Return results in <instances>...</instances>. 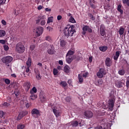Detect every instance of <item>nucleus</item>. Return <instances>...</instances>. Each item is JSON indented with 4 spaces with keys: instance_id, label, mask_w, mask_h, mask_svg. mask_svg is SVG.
<instances>
[{
    "instance_id": "53",
    "label": "nucleus",
    "mask_w": 129,
    "mask_h": 129,
    "mask_svg": "<svg viewBox=\"0 0 129 129\" xmlns=\"http://www.w3.org/2000/svg\"><path fill=\"white\" fill-rule=\"evenodd\" d=\"M30 53H32V55H34V56H37V51L35 50L31 51Z\"/></svg>"
},
{
    "instance_id": "9",
    "label": "nucleus",
    "mask_w": 129,
    "mask_h": 129,
    "mask_svg": "<svg viewBox=\"0 0 129 129\" xmlns=\"http://www.w3.org/2000/svg\"><path fill=\"white\" fill-rule=\"evenodd\" d=\"M43 32H44V28L43 27L41 26L37 27L36 32V37H40L43 34Z\"/></svg>"
},
{
    "instance_id": "52",
    "label": "nucleus",
    "mask_w": 129,
    "mask_h": 129,
    "mask_svg": "<svg viewBox=\"0 0 129 129\" xmlns=\"http://www.w3.org/2000/svg\"><path fill=\"white\" fill-rule=\"evenodd\" d=\"M71 100V98H70V97H67L66 98V101H67V102H70Z\"/></svg>"
},
{
    "instance_id": "35",
    "label": "nucleus",
    "mask_w": 129,
    "mask_h": 129,
    "mask_svg": "<svg viewBox=\"0 0 129 129\" xmlns=\"http://www.w3.org/2000/svg\"><path fill=\"white\" fill-rule=\"evenodd\" d=\"M23 117H24V116L23 115V114H22V112H20L17 117V120H21V119H22V118H23Z\"/></svg>"
},
{
    "instance_id": "54",
    "label": "nucleus",
    "mask_w": 129,
    "mask_h": 129,
    "mask_svg": "<svg viewBox=\"0 0 129 129\" xmlns=\"http://www.w3.org/2000/svg\"><path fill=\"white\" fill-rule=\"evenodd\" d=\"M5 113L3 111H0V117H4Z\"/></svg>"
},
{
    "instance_id": "29",
    "label": "nucleus",
    "mask_w": 129,
    "mask_h": 129,
    "mask_svg": "<svg viewBox=\"0 0 129 129\" xmlns=\"http://www.w3.org/2000/svg\"><path fill=\"white\" fill-rule=\"evenodd\" d=\"M71 123L73 126H77L78 125V122L76 120L72 121Z\"/></svg>"
},
{
    "instance_id": "25",
    "label": "nucleus",
    "mask_w": 129,
    "mask_h": 129,
    "mask_svg": "<svg viewBox=\"0 0 129 129\" xmlns=\"http://www.w3.org/2000/svg\"><path fill=\"white\" fill-rule=\"evenodd\" d=\"M35 48H36V45L35 44L31 45L29 48V53H31V52H33V51L35 50Z\"/></svg>"
},
{
    "instance_id": "3",
    "label": "nucleus",
    "mask_w": 129,
    "mask_h": 129,
    "mask_svg": "<svg viewBox=\"0 0 129 129\" xmlns=\"http://www.w3.org/2000/svg\"><path fill=\"white\" fill-rule=\"evenodd\" d=\"M115 102V99H114V97H112L111 99H109L108 107L110 111H112V110H113V107H114Z\"/></svg>"
},
{
    "instance_id": "41",
    "label": "nucleus",
    "mask_w": 129,
    "mask_h": 129,
    "mask_svg": "<svg viewBox=\"0 0 129 129\" xmlns=\"http://www.w3.org/2000/svg\"><path fill=\"white\" fill-rule=\"evenodd\" d=\"M122 3L124 5H126L127 7H129V0H122Z\"/></svg>"
},
{
    "instance_id": "37",
    "label": "nucleus",
    "mask_w": 129,
    "mask_h": 129,
    "mask_svg": "<svg viewBox=\"0 0 129 129\" xmlns=\"http://www.w3.org/2000/svg\"><path fill=\"white\" fill-rule=\"evenodd\" d=\"M102 84H103V82H102V81H101V80H99L97 81L96 85H97V86H100V85H102Z\"/></svg>"
},
{
    "instance_id": "1",
    "label": "nucleus",
    "mask_w": 129,
    "mask_h": 129,
    "mask_svg": "<svg viewBox=\"0 0 129 129\" xmlns=\"http://www.w3.org/2000/svg\"><path fill=\"white\" fill-rule=\"evenodd\" d=\"M74 33H76V30H75V28L73 25L70 26L69 27H66L63 30V34L67 38L72 37L74 35Z\"/></svg>"
},
{
    "instance_id": "12",
    "label": "nucleus",
    "mask_w": 129,
    "mask_h": 129,
    "mask_svg": "<svg viewBox=\"0 0 129 129\" xmlns=\"http://www.w3.org/2000/svg\"><path fill=\"white\" fill-rule=\"evenodd\" d=\"M52 111L54 115H55L56 117H59V116H60V115H61V114L62 113V112L60 110L55 108L52 109Z\"/></svg>"
},
{
    "instance_id": "59",
    "label": "nucleus",
    "mask_w": 129,
    "mask_h": 129,
    "mask_svg": "<svg viewBox=\"0 0 129 129\" xmlns=\"http://www.w3.org/2000/svg\"><path fill=\"white\" fill-rule=\"evenodd\" d=\"M61 19H62V16H61V15L57 16V21H60V20H61Z\"/></svg>"
},
{
    "instance_id": "27",
    "label": "nucleus",
    "mask_w": 129,
    "mask_h": 129,
    "mask_svg": "<svg viewBox=\"0 0 129 129\" xmlns=\"http://www.w3.org/2000/svg\"><path fill=\"white\" fill-rule=\"evenodd\" d=\"M78 79H79V82L80 83H83V77L81 74H79L78 75Z\"/></svg>"
},
{
    "instance_id": "32",
    "label": "nucleus",
    "mask_w": 129,
    "mask_h": 129,
    "mask_svg": "<svg viewBox=\"0 0 129 129\" xmlns=\"http://www.w3.org/2000/svg\"><path fill=\"white\" fill-rule=\"evenodd\" d=\"M74 51H72L71 50H70L68 53H67V55H68V56H73V57H74V55H73V54H74Z\"/></svg>"
},
{
    "instance_id": "34",
    "label": "nucleus",
    "mask_w": 129,
    "mask_h": 129,
    "mask_svg": "<svg viewBox=\"0 0 129 129\" xmlns=\"http://www.w3.org/2000/svg\"><path fill=\"white\" fill-rule=\"evenodd\" d=\"M63 71L66 73H69V66H66L63 68Z\"/></svg>"
},
{
    "instance_id": "21",
    "label": "nucleus",
    "mask_w": 129,
    "mask_h": 129,
    "mask_svg": "<svg viewBox=\"0 0 129 129\" xmlns=\"http://www.w3.org/2000/svg\"><path fill=\"white\" fill-rule=\"evenodd\" d=\"M40 98L41 102H44L47 100V98H46V96H45V95H41L40 96Z\"/></svg>"
},
{
    "instance_id": "20",
    "label": "nucleus",
    "mask_w": 129,
    "mask_h": 129,
    "mask_svg": "<svg viewBox=\"0 0 129 129\" xmlns=\"http://www.w3.org/2000/svg\"><path fill=\"white\" fill-rule=\"evenodd\" d=\"M118 74L120 76H123L125 74V70L123 69H120L118 71Z\"/></svg>"
},
{
    "instance_id": "56",
    "label": "nucleus",
    "mask_w": 129,
    "mask_h": 129,
    "mask_svg": "<svg viewBox=\"0 0 129 129\" xmlns=\"http://www.w3.org/2000/svg\"><path fill=\"white\" fill-rule=\"evenodd\" d=\"M46 29L49 32H52V31H53V28L49 26L47 27Z\"/></svg>"
},
{
    "instance_id": "58",
    "label": "nucleus",
    "mask_w": 129,
    "mask_h": 129,
    "mask_svg": "<svg viewBox=\"0 0 129 129\" xmlns=\"http://www.w3.org/2000/svg\"><path fill=\"white\" fill-rule=\"evenodd\" d=\"M87 75H88V73H85L83 74L82 76L84 78H86V77H87Z\"/></svg>"
},
{
    "instance_id": "18",
    "label": "nucleus",
    "mask_w": 129,
    "mask_h": 129,
    "mask_svg": "<svg viewBox=\"0 0 129 129\" xmlns=\"http://www.w3.org/2000/svg\"><path fill=\"white\" fill-rule=\"evenodd\" d=\"M120 53H121L120 51H116L115 55L113 56L114 60H115V61H117V59H118V57H119Z\"/></svg>"
},
{
    "instance_id": "47",
    "label": "nucleus",
    "mask_w": 129,
    "mask_h": 129,
    "mask_svg": "<svg viewBox=\"0 0 129 129\" xmlns=\"http://www.w3.org/2000/svg\"><path fill=\"white\" fill-rule=\"evenodd\" d=\"M126 87H129V76L126 78Z\"/></svg>"
},
{
    "instance_id": "40",
    "label": "nucleus",
    "mask_w": 129,
    "mask_h": 129,
    "mask_svg": "<svg viewBox=\"0 0 129 129\" xmlns=\"http://www.w3.org/2000/svg\"><path fill=\"white\" fill-rule=\"evenodd\" d=\"M69 22L70 23H75V19H74V18H73V16H71L70 19H69Z\"/></svg>"
},
{
    "instance_id": "57",
    "label": "nucleus",
    "mask_w": 129,
    "mask_h": 129,
    "mask_svg": "<svg viewBox=\"0 0 129 129\" xmlns=\"http://www.w3.org/2000/svg\"><path fill=\"white\" fill-rule=\"evenodd\" d=\"M31 67H27L26 68V73H29V72H30V68Z\"/></svg>"
},
{
    "instance_id": "4",
    "label": "nucleus",
    "mask_w": 129,
    "mask_h": 129,
    "mask_svg": "<svg viewBox=\"0 0 129 129\" xmlns=\"http://www.w3.org/2000/svg\"><path fill=\"white\" fill-rule=\"evenodd\" d=\"M32 116L34 117V118H38L39 116H41V113L40 110L36 108H34L31 111Z\"/></svg>"
},
{
    "instance_id": "7",
    "label": "nucleus",
    "mask_w": 129,
    "mask_h": 129,
    "mask_svg": "<svg viewBox=\"0 0 129 129\" xmlns=\"http://www.w3.org/2000/svg\"><path fill=\"white\" fill-rule=\"evenodd\" d=\"M1 60L3 63H6V64H9L12 62L13 60V57L11 56H7L2 58Z\"/></svg>"
},
{
    "instance_id": "51",
    "label": "nucleus",
    "mask_w": 129,
    "mask_h": 129,
    "mask_svg": "<svg viewBox=\"0 0 129 129\" xmlns=\"http://www.w3.org/2000/svg\"><path fill=\"white\" fill-rule=\"evenodd\" d=\"M3 106H4L5 107H8V106H10V104L7 102H5L3 104Z\"/></svg>"
},
{
    "instance_id": "38",
    "label": "nucleus",
    "mask_w": 129,
    "mask_h": 129,
    "mask_svg": "<svg viewBox=\"0 0 129 129\" xmlns=\"http://www.w3.org/2000/svg\"><path fill=\"white\" fill-rule=\"evenodd\" d=\"M60 85H62V87H66L67 86V83L65 81H61L60 82Z\"/></svg>"
},
{
    "instance_id": "36",
    "label": "nucleus",
    "mask_w": 129,
    "mask_h": 129,
    "mask_svg": "<svg viewBox=\"0 0 129 129\" xmlns=\"http://www.w3.org/2000/svg\"><path fill=\"white\" fill-rule=\"evenodd\" d=\"M25 124H19L17 125L18 129H24L25 127Z\"/></svg>"
},
{
    "instance_id": "63",
    "label": "nucleus",
    "mask_w": 129,
    "mask_h": 129,
    "mask_svg": "<svg viewBox=\"0 0 129 129\" xmlns=\"http://www.w3.org/2000/svg\"><path fill=\"white\" fill-rule=\"evenodd\" d=\"M89 61L90 63H91V62H92V56H90L89 57Z\"/></svg>"
},
{
    "instance_id": "10",
    "label": "nucleus",
    "mask_w": 129,
    "mask_h": 129,
    "mask_svg": "<svg viewBox=\"0 0 129 129\" xmlns=\"http://www.w3.org/2000/svg\"><path fill=\"white\" fill-rule=\"evenodd\" d=\"M89 4L90 6V7L94 10H95L97 8V5H96V1L95 0H88Z\"/></svg>"
},
{
    "instance_id": "15",
    "label": "nucleus",
    "mask_w": 129,
    "mask_h": 129,
    "mask_svg": "<svg viewBox=\"0 0 129 129\" xmlns=\"http://www.w3.org/2000/svg\"><path fill=\"white\" fill-rule=\"evenodd\" d=\"M52 45L51 44H47L48 48H49L47 50V53L48 54H49L50 55H53V54H54V50L53 49H52Z\"/></svg>"
},
{
    "instance_id": "33",
    "label": "nucleus",
    "mask_w": 129,
    "mask_h": 129,
    "mask_svg": "<svg viewBox=\"0 0 129 129\" xmlns=\"http://www.w3.org/2000/svg\"><path fill=\"white\" fill-rule=\"evenodd\" d=\"M37 96L36 94H31L30 99H31V100H35L36 98H37Z\"/></svg>"
},
{
    "instance_id": "44",
    "label": "nucleus",
    "mask_w": 129,
    "mask_h": 129,
    "mask_svg": "<svg viewBox=\"0 0 129 129\" xmlns=\"http://www.w3.org/2000/svg\"><path fill=\"white\" fill-rule=\"evenodd\" d=\"M21 112L23 115V117L25 116V115H27L29 113V112H28V111H23Z\"/></svg>"
},
{
    "instance_id": "19",
    "label": "nucleus",
    "mask_w": 129,
    "mask_h": 129,
    "mask_svg": "<svg viewBox=\"0 0 129 129\" xmlns=\"http://www.w3.org/2000/svg\"><path fill=\"white\" fill-rule=\"evenodd\" d=\"M99 49L100 51H101V52H105L106 51V50H107L108 47H107V46L104 45L102 46H100L99 47Z\"/></svg>"
},
{
    "instance_id": "62",
    "label": "nucleus",
    "mask_w": 129,
    "mask_h": 129,
    "mask_svg": "<svg viewBox=\"0 0 129 129\" xmlns=\"http://www.w3.org/2000/svg\"><path fill=\"white\" fill-rule=\"evenodd\" d=\"M26 108H29V107H30V106H31V104H30V103H27L26 105H25Z\"/></svg>"
},
{
    "instance_id": "8",
    "label": "nucleus",
    "mask_w": 129,
    "mask_h": 129,
    "mask_svg": "<svg viewBox=\"0 0 129 129\" xmlns=\"http://www.w3.org/2000/svg\"><path fill=\"white\" fill-rule=\"evenodd\" d=\"M86 32H88V33H92V29L87 25H84L83 27L82 35H85L86 34Z\"/></svg>"
},
{
    "instance_id": "50",
    "label": "nucleus",
    "mask_w": 129,
    "mask_h": 129,
    "mask_svg": "<svg viewBox=\"0 0 129 129\" xmlns=\"http://www.w3.org/2000/svg\"><path fill=\"white\" fill-rule=\"evenodd\" d=\"M4 49L5 50V51H8L9 49V46H8L7 45H4Z\"/></svg>"
},
{
    "instance_id": "46",
    "label": "nucleus",
    "mask_w": 129,
    "mask_h": 129,
    "mask_svg": "<svg viewBox=\"0 0 129 129\" xmlns=\"http://www.w3.org/2000/svg\"><path fill=\"white\" fill-rule=\"evenodd\" d=\"M53 75L56 76L57 74H58V70L56 69H53Z\"/></svg>"
},
{
    "instance_id": "5",
    "label": "nucleus",
    "mask_w": 129,
    "mask_h": 129,
    "mask_svg": "<svg viewBox=\"0 0 129 129\" xmlns=\"http://www.w3.org/2000/svg\"><path fill=\"white\" fill-rule=\"evenodd\" d=\"M106 75V71L103 68H100L99 71L97 73V76L98 78H103L104 75Z\"/></svg>"
},
{
    "instance_id": "26",
    "label": "nucleus",
    "mask_w": 129,
    "mask_h": 129,
    "mask_svg": "<svg viewBox=\"0 0 129 129\" xmlns=\"http://www.w3.org/2000/svg\"><path fill=\"white\" fill-rule=\"evenodd\" d=\"M6 31L4 30H0V38H2V37H5L6 36Z\"/></svg>"
},
{
    "instance_id": "64",
    "label": "nucleus",
    "mask_w": 129,
    "mask_h": 129,
    "mask_svg": "<svg viewBox=\"0 0 129 129\" xmlns=\"http://www.w3.org/2000/svg\"><path fill=\"white\" fill-rule=\"evenodd\" d=\"M38 10H42V9H43V7L41 5H39L38 8H37Z\"/></svg>"
},
{
    "instance_id": "24",
    "label": "nucleus",
    "mask_w": 129,
    "mask_h": 129,
    "mask_svg": "<svg viewBox=\"0 0 129 129\" xmlns=\"http://www.w3.org/2000/svg\"><path fill=\"white\" fill-rule=\"evenodd\" d=\"M117 10L118 12H119L120 14L122 15L123 14V11L121 10V5H119L117 6Z\"/></svg>"
},
{
    "instance_id": "43",
    "label": "nucleus",
    "mask_w": 129,
    "mask_h": 129,
    "mask_svg": "<svg viewBox=\"0 0 129 129\" xmlns=\"http://www.w3.org/2000/svg\"><path fill=\"white\" fill-rule=\"evenodd\" d=\"M78 122V124L80 125V126H82L83 125V120L79 119Z\"/></svg>"
},
{
    "instance_id": "28",
    "label": "nucleus",
    "mask_w": 129,
    "mask_h": 129,
    "mask_svg": "<svg viewBox=\"0 0 129 129\" xmlns=\"http://www.w3.org/2000/svg\"><path fill=\"white\" fill-rule=\"evenodd\" d=\"M30 94H34V93H37V88L35 87H33V88L31 90Z\"/></svg>"
},
{
    "instance_id": "11",
    "label": "nucleus",
    "mask_w": 129,
    "mask_h": 129,
    "mask_svg": "<svg viewBox=\"0 0 129 129\" xmlns=\"http://www.w3.org/2000/svg\"><path fill=\"white\" fill-rule=\"evenodd\" d=\"M84 115L87 118H91L93 117V113L91 111H86L84 112Z\"/></svg>"
},
{
    "instance_id": "6",
    "label": "nucleus",
    "mask_w": 129,
    "mask_h": 129,
    "mask_svg": "<svg viewBox=\"0 0 129 129\" xmlns=\"http://www.w3.org/2000/svg\"><path fill=\"white\" fill-rule=\"evenodd\" d=\"M40 22L41 26H45L46 20H45L44 16H39L38 19L36 20V24H40Z\"/></svg>"
},
{
    "instance_id": "48",
    "label": "nucleus",
    "mask_w": 129,
    "mask_h": 129,
    "mask_svg": "<svg viewBox=\"0 0 129 129\" xmlns=\"http://www.w3.org/2000/svg\"><path fill=\"white\" fill-rule=\"evenodd\" d=\"M40 73H38L37 75H36V79H37V80H40L41 79V76H40Z\"/></svg>"
},
{
    "instance_id": "30",
    "label": "nucleus",
    "mask_w": 129,
    "mask_h": 129,
    "mask_svg": "<svg viewBox=\"0 0 129 129\" xmlns=\"http://www.w3.org/2000/svg\"><path fill=\"white\" fill-rule=\"evenodd\" d=\"M60 47H65L66 46V41L65 40H62L60 41Z\"/></svg>"
},
{
    "instance_id": "60",
    "label": "nucleus",
    "mask_w": 129,
    "mask_h": 129,
    "mask_svg": "<svg viewBox=\"0 0 129 129\" xmlns=\"http://www.w3.org/2000/svg\"><path fill=\"white\" fill-rule=\"evenodd\" d=\"M2 24L4 25V26H6L7 25V22L6 21H5V20H2Z\"/></svg>"
},
{
    "instance_id": "61",
    "label": "nucleus",
    "mask_w": 129,
    "mask_h": 129,
    "mask_svg": "<svg viewBox=\"0 0 129 129\" xmlns=\"http://www.w3.org/2000/svg\"><path fill=\"white\" fill-rule=\"evenodd\" d=\"M7 0H0V5H4Z\"/></svg>"
},
{
    "instance_id": "2",
    "label": "nucleus",
    "mask_w": 129,
    "mask_h": 129,
    "mask_svg": "<svg viewBox=\"0 0 129 129\" xmlns=\"http://www.w3.org/2000/svg\"><path fill=\"white\" fill-rule=\"evenodd\" d=\"M16 51L18 54H23L25 52V45L22 42L18 43L16 45Z\"/></svg>"
},
{
    "instance_id": "55",
    "label": "nucleus",
    "mask_w": 129,
    "mask_h": 129,
    "mask_svg": "<svg viewBox=\"0 0 129 129\" xmlns=\"http://www.w3.org/2000/svg\"><path fill=\"white\" fill-rule=\"evenodd\" d=\"M0 43L1 44H2L3 45H5L6 44V40L4 39L0 40Z\"/></svg>"
},
{
    "instance_id": "16",
    "label": "nucleus",
    "mask_w": 129,
    "mask_h": 129,
    "mask_svg": "<svg viewBox=\"0 0 129 129\" xmlns=\"http://www.w3.org/2000/svg\"><path fill=\"white\" fill-rule=\"evenodd\" d=\"M24 87L26 91H29V89L31 88V83H30V82H25Z\"/></svg>"
},
{
    "instance_id": "39",
    "label": "nucleus",
    "mask_w": 129,
    "mask_h": 129,
    "mask_svg": "<svg viewBox=\"0 0 129 129\" xmlns=\"http://www.w3.org/2000/svg\"><path fill=\"white\" fill-rule=\"evenodd\" d=\"M53 17H49L47 19V24H50V23H52L53 22Z\"/></svg>"
},
{
    "instance_id": "42",
    "label": "nucleus",
    "mask_w": 129,
    "mask_h": 129,
    "mask_svg": "<svg viewBox=\"0 0 129 129\" xmlns=\"http://www.w3.org/2000/svg\"><path fill=\"white\" fill-rule=\"evenodd\" d=\"M45 40L48 42H52V38L49 36H47L45 37Z\"/></svg>"
},
{
    "instance_id": "49",
    "label": "nucleus",
    "mask_w": 129,
    "mask_h": 129,
    "mask_svg": "<svg viewBox=\"0 0 129 129\" xmlns=\"http://www.w3.org/2000/svg\"><path fill=\"white\" fill-rule=\"evenodd\" d=\"M89 16L90 18L91 19V20H92L93 21H94V20H95V18L93 17V15L91 13H90L89 14Z\"/></svg>"
},
{
    "instance_id": "31",
    "label": "nucleus",
    "mask_w": 129,
    "mask_h": 129,
    "mask_svg": "<svg viewBox=\"0 0 129 129\" xmlns=\"http://www.w3.org/2000/svg\"><path fill=\"white\" fill-rule=\"evenodd\" d=\"M123 33H124V28L121 27L119 30V34L121 36L122 35H123Z\"/></svg>"
},
{
    "instance_id": "13",
    "label": "nucleus",
    "mask_w": 129,
    "mask_h": 129,
    "mask_svg": "<svg viewBox=\"0 0 129 129\" xmlns=\"http://www.w3.org/2000/svg\"><path fill=\"white\" fill-rule=\"evenodd\" d=\"M105 64L107 67H110L112 64V61H111V59H110L109 57H106Z\"/></svg>"
},
{
    "instance_id": "17",
    "label": "nucleus",
    "mask_w": 129,
    "mask_h": 129,
    "mask_svg": "<svg viewBox=\"0 0 129 129\" xmlns=\"http://www.w3.org/2000/svg\"><path fill=\"white\" fill-rule=\"evenodd\" d=\"M105 28L104 26L101 25L100 26V33L101 36H102V37H103V36H104V35H105Z\"/></svg>"
},
{
    "instance_id": "23",
    "label": "nucleus",
    "mask_w": 129,
    "mask_h": 129,
    "mask_svg": "<svg viewBox=\"0 0 129 129\" xmlns=\"http://www.w3.org/2000/svg\"><path fill=\"white\" fill-rule=\"evenodd\" d=\"M31 64H32V59H31V57H28V60L26 62L27 66L28 67H31Z\"/></svg>"
},
{
    "instance_id": "45",
    "label": "nucleus",
    "mask_w": 129,
    "mask_h": 129,
    "mask_svg": "<svg viewBox=\"0 0 129 129\" xmlns=\"http://www.w3.org/2000/svg\"><path fill=\"white\" fill-rule=\"evenodd\" d=\"M4 82L6 84H7V85H9V84L11 83V81L9 79H6Z\"/></svg>"
},
{
    "instance_id": "22",
    "label": "nucleus",
    "mask_w": 129,
    "mask_h": 129,
    "mask_svg": "<svg viewBox=\"0 0 129 129\" xmlns=\"http://www.w3.org/2000/svg\"><path fill=\"white\" fill-rule=\"evenodd\" d=\"M124 83H125V80H122L118 82L117 84L119 87H121V86H122V85H124Z\"/></svg>"
},
{
    "instance_id": "14",
    "label": "nucleus",
    "mask_w": 129,
    "mask_h": 129,
    "mask_svg": "<svg viewBox=\"0 0 129 129\" xmlns=\"http://www.w3.org/2000/svg\"><path fill=\"white\" fill-rule=\"evenodd\" d=\"M74 59H75V57L66 55V62H67L68 64H70Z\"/></svg>"
}]
</instances>
